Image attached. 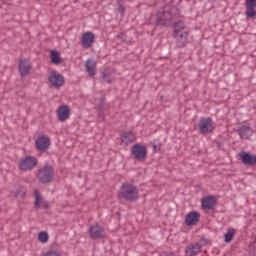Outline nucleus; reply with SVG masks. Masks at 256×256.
Listing matches in <instances>:
<instances>
[{
    "instance_id": "nucleus-18",
    "label": "nucleus",
    "mask_w": 256,
    "mask_h": 256,
    "mask_svg": "<svg viewBox=\"0 0 256 256\" xmlns=\"http://www.w3.org/2000/svg\"><path fill=\"white\" fill-rule=\"evenodd\" d=\"M71 115V110L69 109V106L62 105L57 110V116L59 121H67Z\"/></svg>"
},
{
    "instance_id": "nucleus-27",
    "label": "nucleus",
    "mask_w": 256,
    "mask_h": 256,
    "mask_svg": "<svg viewBox=\"0 0 256 256\" xmlns=\"http://www.w3.org/2000/svg\"><path fill=\"white\" fill-rule=\"evenodd\" d=\"M38 240L40 243H47L49 241V233L42 231L38 234Z\"/></svg>"
},
{
    "instance_id": "nucleus-34",
    "label": "nucleus",
    "mask_w": 256,
    "mask_h": 256,
    "mask_svg": "<svg viewBox=\"0 0 256 256\" xmlns=\"http://www.w3.org/2000/svg\"><path fill=\"white\" fill-rule=\"evenodd\" d=\"M160 256H175L173 252H162Z\"/></svg>"
},
{
    "instance_id": "nucleus-24",
    "label": "nucleus",
    "mask_w": 256,
    "mask_h": 256,
    "mask_svg": "<svg viewBox=\"0 0 256 256\" xmlns=\"http://www.w3.org/2000/svg\"><path fill=\"white\" fill-rule=\"evenodd\" d=\"M236 233H237V230L235 228H229L227 232L224 234L225 243H231V241L235 239Z\"/></svg>"
},
{
    "instance_id": "nucleus-28",
    "label": "nucleus",
    "mask_w": 256,
    "mask_h": 256,
    "mask_svg": "<svg viewBox=\"0 0 256 256\" xmlns=\"http://www.w3.org/2000/svg\"><path fill=\"white\" fill-rule=\"evenodd\" d=\"M26 195L25 187L20 186L14 193V197H21L23 199Z\"/></svg>"
},
{
    "instance_id": "nucleus-11",
    "label": "nucleus",
    "mask_w": 256,
    "mask_h": 256,
    "mask_svg": "<svg viewBox=\"0 0 256 256\" xmlns=\"http://www.w3.org/2000/svg\"><path fill=\"white\" fill-rule=\"evenodd\" d=\"M174 39L176 40V47L179 49H183V47H187V43H189L188 37L189 33L182 32L180 34H174Z\"/></svg>"
},
{
    "instance_id": "nucleus-16",
    "label": "nucleus",
    "mask_w": 256,
    "mask_h": 256,
    "mask_svg": "<svg viewBox=\"0 0 256 256\" xmlns=\"http://www.w3.org/2000/svg\"><path fill=\"white\" fill-rule=\"evenodd\" d=\"M199 217H201V214L197 211H192L188 213L185 217V223L188 227H191L193 225H197L199 223Z\"/></svg>"
},
{
    "instance_id": "nucleus-4",
    "label": "nucleus",
    "mask_w": 256,
    "mask_h": 256,
    "mask_svg": "<svg viewBox=\"0 0 256 256\" xmlns=\"http://www.w3.org/2000/svg\"><path fill=\"white\" fill-rule=\"evenodd\" d=\"M35 145L37 151L40 153H47L51 147V138H49V136L42 135L35 140Z\"/></svg>"
},
{
    "instance_id": "nucleus-9",
    "label": "nucleus",
    "mask_w": 256,
    "mask_h": 256,
    "mask_svg": "<svg viewBox=\"0 0 256 256\" xmlns=\"http://www.w3.org/2000/svg\"><path fill=\"white\" fill-rule=\"evenodd\" d=\"M88 233L91 239H103L105 237V228L99 224L90 226Z\"/></svg>"
},
{
    "instance_id": "nucleus-20",
    "label": "nucleus",
    "mask_w": 256,
    "mask_h": 256,
    "mask_svg": "<svg viewBox=\"0 0 256 256\" xmlns=\"http://www.w3.org/2000/svg\"><path fill=\"white\" fill-rule=\"evenodd\" d=\"M18 69L20 71V75L25 77L29 75V69H31V63L28 60H20Z\"/></svg>"
},
{
    "instance_id": "nucleus-21",
    "label": "nucleus",
    "mask_w": 256,
    "mask_h": 256,
    "mask_svg": "<svg viewBox=\"0 0 256 256\" xmlns=\"http://www.w3.org/2000/svg\"><path fill=\"white\" fill-rule=\"evenodd\" d=\"M85 68L90 77H95V74L97 73V62L88 59L85 63Z\"/></svg>"
},
{
    "instance_id": "nucleus-6",
    "label": "nucleus",
    "mask_w": 256,
    "mask_h": 256,
    "mask_svg": "<svg viewBox=\"0 0 256 256\" xmlns=\"http://www.w3.org/2000/svg\"><path fill=\"white\" fill-rule=\"evenodd\" d=\"M131 153L136 161H145L147 159V147L142 144H135L131 149Z\"/></svg>"
},
{
    "instance_id": "nucleus-35",
    "label": "nucleus",
    "mask_w": 256,
    "mask_h": 256,
    "mask_svg": "<svg viewBox=\"0 0 256 256\" xmlns=\"http://www.w3.org/2000/svg\"><path fill=\"white\" fill-rule=\"evenodd\" d=\"M118 5H124L125 1L124 0H117Z\"/></svg>"
},
{
    "instance_id": "nucleus-23",
    "label": "nucleus",
    "mask_w": 256,
    "mask_h": 256,
    "mask_svg": "<svg viewBox=\"0 0 256 256\" xmlns=\"http://www.w3.org/2000/svg\"><path fill=\"white\" fill-rule=\"evenodd\" d=\"M51 55V63L54 65H61L63 63V59H61V54L57 50H51L50 51Z\"/></svg>"
},
{
    "instance_id": "nucleus-1",
    "label": "nucleus",
    "mask_w": 256,
    "mask_h": 256,
    "mask_svg": "<svg viewBox=\"0 0 256 256\" xmlns=\"http://www.w3.org/2000/svg\"><path fill=\"white\" fill-rule=\"evenodd\" d=\"M181 19V12L177 6L171 7L170 10H163L156 14V25L160 27H169L172 21Z\"/></svg>"
},
{
    "instance_id": "nucleus-32",
    "label": "nucleus",
    "mask_w": 256,
    "mask_h": 256,
    "mask_svg": "<svg viewBox=\"0 0 256 256\" xmlns=\"http://www.w3.org/2000/svg\"><path fill=\"white\" fill-rule=\"evenodd\" d=\"M99 111V114H98V117L100 119L105 120V110H98Z\"/></svg>"
},
{
    "instance_id": "nucleus-30",
    "label": "nucleus",
    "mask_w": 256,
    "mask_h": 256,
    "mask_svg": "<svg viewBox=\"0 0 256 256\" xmlns=\"http://www.w3.org/2000/svg\"><path fill=\"white\" fill-rule=\"evenodd\" d=\"M44 256H61V254L56 250H49L47 253L44 254Z\"/></svg>"
},
{
    "instance_id": "nucleus-22",
    "label": "nucleus",
    "mask_w": 256,
    "mask_h": 256,
    "mask_svg": "<svg viewBox=\"0 0 256 256\" xmlns=\"http://www.w3.org/2000/svg\"><path fill=\"white\" fill-rule=\"evenodd\" d=\"M172 28L174 29L173 35H177L180 33H187L185 31V23L183 21H174L172 23Z\"/></svg>"
},
{
    "instance_id": "nucleus-19",
    "label": "nucleus",
    "mask_w": 256,
    "mask_h": 256,
    "mask_svg": "<svg viewBox=\"0 0 256 256\" xmlns=\"http://www.w3.org/2000/svg\"><path fill=\"white\" fill-rule=\"evenodd\" d=\"M201 253V244L199 242L190 244L185 248V256H197Z\"/></svg>"
},
{
    "instance_id": "nucleus-8",
    "label": "nucleus",
    "mask_w": 256,
    "mask_h": 256,
    "mask_svg": "<svg viewBox=\"0 0 256 256\" xmlns=\"http://www.w3.org/2000/svg\"><path fill=\"white\" fill-rule=\"evenodd\" d=\"M48 80L53 87H56V89H59V87H63L65 85V77L63 74L55 70L50 73Z\"/></svg>"
},
{
    "instance_id": "nucleus-7",
    "label": "nucleus",
    "mask_w": 256,
    "mask_h": 256,
    "mask_svg": "<svg viewBox=\"0 0 256 256\" xmlns=\"http://www.w3.org/2000/svg\"><path fill=\"white\" fill-rule=\"evenodd\" d=\"M38 160L33 156H26L19 163L20 171H31L37 167Z\"/></svg>"
},
{
    "instance_id": "nucleus-3",
    "label": "nucleus",
    "mask_w": 256,
    "mask_h": 256,
    "mask_svg": "<svg viewBox=\"0 0 256 256\" xmlns=\"http://www.w3.org/2000/svg\"><path fill=\"white\" fill-rule=\"evenodd\" d=\"M53 179H55V169L50 164H46L38 170V181L43 185L53 183Z\"/></svg>"
},
{
    "instance_id": "nucleus-25",
    "label": "nucleus",
    "mask_w": 256,
    "mask_h": 256,
    "mask_svg": "<svg viewBox=\"0 0 256 256\" xmlns=\"http://www.w3.org/2000/svg\"><path fill=\"white\" fill-rule=\"evenodd\" d=\"M107 109H109V105H107L105 96H102L101 98L98 99L97 110L98 111H107Z\"/></svg>"
},
{
    "instance_id": "nucleus-31",
    "label": "nucleus",
    "mask_w": 256,
    "mask_h": 256,
    "mask_svg": "<svg viewBox=\"0 0 256 256\" xmlns=\"http://www.w3.org/2000/svg\"><path fill=\"white\" fill-rule=\"evenodd\" d=\"M118 9H119V11H120V14H121L122 17H123V15H125V5H124V4L118 5Z\"/></svg>"
},
{
    "instance_id": "nucleus-12",
    "label": "nucleus",
    "mask_w": 256,
    "mask_h": 256,
    "mask_svg": "<svg viewBox=\"0 0 256 256\" xmlns=\"http://www.w3.org/2000/svg\"><path fill=\"white\" fill-rule=\"evenodd\" d=\"M245 7L246 11L244 15L247 19H253V17H256V0H245Z\"/></svg>"
},
{
    "instance_id": "nucleus-13",
    "label": "nucleus",
    "mask_w": 256,
    "mask_h": 256,
    "mask_svg": "<svg viewBox=\"0 0 256 256\" xmlns=\"http://www.w3.org/2000/svg\"><path fill=\"white\" fill-rule=\"evenodd\" d=\"M201 203H202V209L204 210L215 209V206L217 205V198L213 195H210L202 198Z\"/></svg>"
},
{
    "instance_id": "nucleus-29",
    "label": "nucleus",
    "mask_w": 256,
    "mask_h": 256,
    "mask_svg": "<svg viewBox=\"0 0 256 256\" xmlns=\"http://www.w3.org/2000/svg\"><path fill=\"white\" fill-rule=\"evenodd\" d=\"M102 77L106 83H113V78L111 77V74L109 73V70H105L102 72Z\"/></svg>"
},
{
    "instance_id": "nucleus-14",
    "label": "nucleus",
    "mask_w": 256,
    "mask_h": 256,
    "mask_svg": "<svg viewBox=\"0 0 256 256\" xmlns=\"http://www.w3.org/2000/svg\"><path fill=\"white\" fill-rule=\"evenodd\" d=\"M35 195V202H34V207L35 209H49V202L43 200V197L39 193V190L34 191Z\"/></svg>"
},
{
    "instance_id": "nucleus-33",
    "label": "nucleus",
    "mask_w": 256,
    "mask_h": 256,
    "mask_svg": "<svg viewBox=\"0 0 256 256\" xmlns=\"http://www.w3.org/2000/svg\"><path fill=\"white\" fill-rule=\"evenodd\" d=\"M199 245H201V248L203 247V245H207V240L205 238H201L200 242H198Z\"/></svg>"
},
{
    "instance_id": "nucleus-15",
    "label": "nucleus",
    "mask_w": 256,
    "mask_h": 256,
    "mask_svg": "<svg viewBox=\"0 0 256 256\" xmlns=\"http://www.w3.org/2000/svg\"><path fill=\"white\" fill-rule=\"evenodd\" d=\"M81 41L82 47L89 49V47H92L95 43V34H93V32H86L83 34Z\"/></svg>"
},
{
    "instance_id": "nucleus-26",
    "label": "nucleus",
    "mask_w": 256,
    "mask_h": 256,
    "mask_svg": "<svg viewBox=\"0 0 256 256\" xmlns=\"http://www.w3.org/2000/svg\"><path fill=\"white\" fill-rule=\"evenodd\" d=\"M237 133H238L240 139H245V137H248L247 135H249V133H251V127L242 126V127L239 128Z\"/></svg>"
},
{
    "instance_id": "nucleus-10",
    "label": "nucleus",
    "mask_w": 256,
    "mask_h": 256,
    "mask_svg": "<svg viewBox=\"0 0 256 256\" xmlns=\"http://www.w3.org/2000/svg\"><path fill=\"white\" fill-rule=\"evenodd\" d=\"M240 160L243 165H249L250 167H255L256 165V155L249 152L241 151L239 153Z\"/></svg>"
},
{
    "instance_id": "nucleus-17",
    "label": "nucleus",
    "mask_w": 256,
    "mask_h": 256,
    "mask_svg": "<svg viewBox=\"0 0 256 256\" xmlns=\"http://www.w3.org/2000/svg\"><path fill=\"white\" fill-rule=\"evenodd\" d=\"M121 143H125V145H129V143H134L137 141V136L133 131H124L120 134Z\"/></svg>"
},
{
    "instance_id": "nucleus-5",
    "label": "nucleus",
    "mask_w": 256,
    "mask_h": 256,
    "mask_svg": "<svg viewBox=\"0 0 256 256\" xmlns=\"http://www.w3.org/2000/svg\"><path fill=\"white\" fill-rule=\"evenodd\" d=\"M198 129L202 135H207V133H213L215 126H213L212 118H202L198 123Z\"/></svg>"
},
{
    "instance_id": "nucleus-2",
    "label": "nucleus",
    "mask_w": 256,
    "mask_h": 256,
    "mask_svg": "<svg viewBox=\"0 0 256 256\" xmlns=\"http://www.w3.org/2000/svg\"><path fill=\"white\" fill-rule=\"evenodd\" d=\"M118 199H124L128 203H135L139 199V189L133 184H122L118 192Z\"/></svg>"
}]
</instances>
